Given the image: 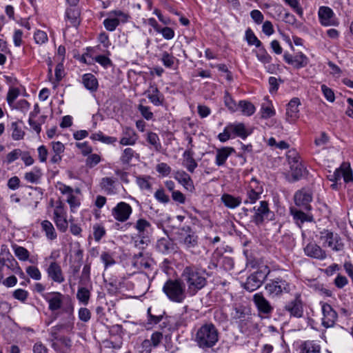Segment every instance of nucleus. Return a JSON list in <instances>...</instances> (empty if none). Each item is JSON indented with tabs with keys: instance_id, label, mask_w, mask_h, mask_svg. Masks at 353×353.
Wrapping results in <instances>:
<instances>
[{
	"instance_id": "20e7f679",
	"label": "nucleus",
	"mask_w": 353,
	"mask_h": 353,
	"mask_svg": "<svg viewBox=\"0 0 353 353\" xmlns=\"http://www.w3.org/2000/svg\"><path fill=\"white\" fill-rule=\"evenodd\" d=\"M265 288L270 295L279 296L283 292H290V285L285 279L278 277L268 283Z\"/></svg>"
},
{
	"instance_id": "0e129e2a",
	"label": "nucleus",
	"mask_w": 353,
	"mask_h": 353,
	"mask_svg": "<svg viewBox=\"0 0 353 353\" xmlns=\"http://www.w3.org/2000/svg\"><path fill=\"white\" fill-rule=\"evenodd\" d=\"M138 110H139L141 115L147 120H150L153 117V113L150 111V108L148 106H144L143 105H139L138 106Z\"/></svg>"
},
{
	"instance_id": "5701e85b",
	"label": "nucleus",
	"mask_w": 353,
	"mask_h": 353,
	"mask_svg": "<svg viewBox=\"0 0 353 353\" xmlns=\"http://www.w3.org/2000/svg\"><path fill=\"white\" fill-rule=\"evenodd\" d=\"M301 208L299 210L296 208H290V213L293 216L295 223L301 227L305 222H313V216L309 213H305Z\"/></svg>"
},
{
	"instance_id": "680f3d73",
	"label": "nucleus",
	"mask_w": 353,
	"mask_h": 353,
	"mask_svg": "<svg viewBox=\"0 0 353 353\" xmlns=\"http://www.w3.org/2000/svg\"><path fill=\"white\" fill-rule=\"evenodd\" d=\"M34 40L38 44L45 43L48 41L47 34L42 30H37L34 35Z\"/></svg>"
},
{
	"instance_id": "4c0bfd02",
	"label": "nucleus",
	"mask_w": 353,
	"mask_h": 353,
	"mask_svg": "<svg viewBox=\"0 0 353 353\" xmlns=\"http://www.w3.org/2000/svg\"><path fill=\"white\" fill-rule=\"evenodd\" d=\"M239 109H241L242 113L246 116H251L255 112L254 105L248 101H240L238 104Z\"/></svg>"
},
{
	"instance_id": "49530a36",
	"label": "nucleus",
	"mask_w": 353,
	"mask_h": 353,
	"mask_svg": "<svg viewBox=\"0 0 353 353\" xmlns=\"http://www.w3.org/2000/svg\"><path fill=\"white\" fill-rule=\"evenodd\" d=\"M11 129L12 130V138L15 140H21L23 139L25 135L24 131L20 128L18 125L17 122H12L11 124Z\"/></svg>"
},
{
	"instance_id": "338daca9",
	"label": "nucleus",
	"mask_w": 353,
	"mask_h": 353,
	"mask_svg": "<svg viewBox=\"0 0 353 353\" xmlns=\"http://www.w3.org/2000/svg\"><path fill=\"white\" fill-rule=\"evenodd\" d=\"M321 90L324 94V97L330 102H333L335 99L334 92L332 89L326 86L325 85H321Z\"/></svg>"
},
{
	"instance_id": "f704fd0d",
	"label": "nucleus",
	"mask_w": 353,
	"mask_h": 353,
	"mask_svg": "<svg viewBox=\"0 0 353 353\" xmlns=\"http://www.w3.org/2000/svg\"><path fill=\"white\" fill-rule=\"evenodd\" d=\"M41 228L48 239L52 241L57 239V234L56 230L50 221L48 220L43 221L41 222Z\"/></svg>"
},
{
	"instance_id": "ddd939ff",
	"label": "nucleus",
	"mask_w": 353,
	"mask_h": 353,
	"mask_svg": "<svg viewBox=\"0 0 353 353\" xmlns=\"http://www.w3.org/2000/svg\"><path fill=\"white\" fill-rule=\"evenodd\" d=\"M323 313L322 325L325 327L334 326L337 319V313L328 303H323L321 305Z\"/></svg>"
},
{
	"instance_id": "473e14b6",
	"label": "nucleus",
	"mask_w": 353,
	"mask_h": 353,
	"mask_svg": "<svg viewBox=\"0 0 353 353\" xmlns=\"http://www.w3.org/2000/svg\"><path fill=\"white\" fill-rule=\"evenodd\" d=\"M232 132V134L239 137L242 139H245L250 134L245 125L242 123L230 124L228 125Z\"/></svg>"
},
{
	"instance_id": "052dcab7",
	"label": "nucleus",
	"mask_w": 353,
	"mask_h": 353,
	"mask_svg": "<svg viewBox=\"0 0 353 353\" xmlns=\"http://www.w3.org/2000/svg\"><path fill=\"white\" fill-rule=\"evenodd\" d=\"M155 199L163 203H168L170 201L169 196L165 194L163 189H159L154 193Z\"/></svg>"
},
{
	"instance_id": "864d4df0",
	"label": "nucleus",
	"mask_w": 353,
	"mask_h": 353,
	"mask_svg": "<svg viewBox=\"0 0 353 353\" xmlns=\"http://www.w3.org/2000/svg\"><path fill=\"white\" fill-rule=\"evenodd\" d=\"M245 37L249 45H254L256 47L261 46V42L257 39L250 29L246 30Z\"/></svg>"
},
{
	"instance_id": "bf43d9fd",
	"label": "nucleus",
	"mask_w": 353,
	"mask_h": 353,
	"mask_svg": "<svg viewBox=\"0 0 353 353\" xmlns=\"http://www.w3.org/2000/svg\"><path fill=\"white\" fill-rule=\"evenodd\" d=\"M79 318L83 322H88L91 318V312L90 310L86 307H81L78 312Z\"/></svg>"
},
{
	"instance_id": "bb28decb",
	"label": "nucleus",
	"mask_w": 353,
	"mask_h": 353,
	"mask_svg": "<svg viewBox=\"0 0 353 353\" xmlns=\"http://www.w3.org/2000/svg\"><path fill=\"white\" fill-rule=\"evenodd\" d=\"M52 150L53 154L50 159L52 163H59L62 159V154L64 152L65 146L60 141L52 142Z\"/></svg>"
},
{
	"instance_id": "8fccbe9b",
	"label": "nucleus",
	"mask_w": 353,
	"mask_h": 353,
	"mask_svg": "<svg viewBox=\"0 0 353 353\" xmlns=\"http://www.w3.org/2000/svg\"><path fill=\"white\" fill-rule=\"evenodd\" d=\"M103 23L107 30L112 32L117 28L120 23L117 19L109 17L103 21Z\"/></svg>"
},
{
	"instance_id": "c756f323",
	"label": "nucleus",
	"mask_w": 353,
	"mask_h": 353,
	"mask_svg": "<svg viewBox=\"0 0 353 353\" xmlns=\"http://www.w3.org/2000/svg\"><path fill=\"white\" fill-rule=\"evenodd\" d=\"M290 168L291 174L294 181L299 180L305 172L304 165L301 163L299 162L295 157L294 158L293 163L291 165Z\"/></svg>"
},
{
	"instance_id": "6e6552de",
	"label": "nucleus",
	"mask_w": 353,
	"mask_h": 353,
	"mask_svg": "<svg viewBox=\"0 0 353 353\" xmlns=\"http://www.w3.org/2000/svg\"><path fill=\"white\" fill-rule=\"evenodd\" d=\"M112 215L119 222H125L129 219L132 213V207L127 203L121 201L112 209Z\"/></svg>"
},
{
	"instance_id": "de8ad7c7",
	"label": "nucleus",
	"mask_w": 353,
	"mask_h": 353,
	"mask_svg": "<svg viewBox=\"0 0 353 353\" xmlns=\"http://www.w3.org/2000/svg\"><path fill=\"white\" fill-rule=\"evenodd\" d=\"M224 103L225 106L231 112H234L238 110V104L236 103L235 101L228 92H225L224 95Z\"/></svg>"
},
{
	"instance_id": "9b49d317",
	"label": "nucleus",
	"mask_w": 353,
	"mask_h": 353,
	"mask_svg": "<svg viewBox=\"0 0 353 353\" xmlns=\"http://www.w3.org/2000/svg\"><path fill=\"white\" fill-rule=\"evenodd\" d=\"M181 242L188 250L194 248L198 244V236L192 230L190 227H183L181 229Z\"/></svg>"
},
{
	"instance_id": "5fc2aeb1",
	"label": "nucleus",
	"mask_w": 353,
	"mask_h": 353,
	"mask_svg": "<svg viewBox=\"0 0 353 353\" xmlns=\"http://www.w3.org/2000/svg\"><path fill=\"white\" fill-rule=\"evenodd\" d=\"M19 90L18 88H10V90H8V94H7L6 100L10 107L12 106L14 101L19 97Z\"/></svg>"
},
{
	"instance_id": "b1692460",
	"label": "nucleus",
	"mask_w": 353,
	"mask_h": 353,
	"mask_svg": "<svg viewBox=\"0 0 353 353\" xmlns=\"http://www.w3.org/2000/svg\"><path fill=\"white\" fill-rule=\"evenodd\" d=\"M15 264H17V262L10 252L7 246L2 245L0 252V265L3 267L6 266L8 268H10Z\"/></svg>"
},
{
	"instance_id": "393cba45",
	"label": "nucleus",
	"mask_w": 353,
	"mask_h": 353,
	"mask_svg": "<svg viewBox=\"0 0 353 353\" xmlns=\"http://www.w3.org/2000/svg\"><path fill=\"white\" fill-rule=\"evenodd\" d=\"M65 17L70 25L77 27L81 23V11L77 7H70L66 9Z\"/></svg>"
},
{
	"instance_id": "a18cd8bd",
	"label": "nucleus",
	"mask_w": 353,
	"mask_h": 353,
	"mask_svg": "<svg viewBox=\"0 0 353 353\" xmlns=\"http://www.w3.org/2000/svg\"><path fill=\"white\" fill-rule=\"evenodd\" d=\"M262 192H256V190H251L246 188V196L247 199L244 201L245 204L247 203H254L261 197Z\"/></svg>"
},
{
	"instance_id": "dca6fc26",
	"label": "nucleus",
	"mask_w": 353,
	"mask_h": 353,
	"mask_svg": "<svg viewBox=\"0 0 353 353\" xmlns=\"http://www.w3.org/2000/svg\"><path fill=\"white\" fill-rule=\"evenodd\" d=\"M253 210L255 211V213L252 217V220L256 225L261 224L265 219H268L270 212L268 203L265 201H261L258 207H254Z\"/></svg>"
},
{
	"instance_id": "6e6d98bb",
	"label": "nucleus",
	"mask_w": 353,
	"mask_h": 353,
	"mask_svg": "<svg viewBox=\"0 0 353 353\" xmlns=\"http://www.w3.org/2000/svg\"><path fill=\"white\" fill-rule=\"evenodd\" d=\"M66 201H67L68 203L70 205V210L72 212H74V209L80 205L79 199H77L74 195V193H70V194L67 195Z\"/></svg>"
},
{
	"instance_id": "c85d7f7f",
	"label": "nucleus",
	"mask_w": 353,
	"mask_h": 353,
	"mask_svg": "<svg viewBox=\"0 0 353 353\" xmlns=\"http://www.w3.org/2000/svg\"><path fill=\"white\" fill-rule=\"evenodd\" d=\"M82 83L85 88L90 92H96L98 89V80L95 76L91 73H87L82 77Z\"/></svg>"
},
{
	"instance_id": "f8f14e48",
	"label": "nucleus",
	"mask_w": 353,
	"mask_h": 353,
	"mask_svg": "<svg viewBox=\"0 0 353 353\" xmlns=\"http://www.w3.org/2000/svg\"><path fill=\"white\" fill-rule=\"evenodd\" d=\"M134 228L137 232V236L141 239L140 243H145L152 231L150 223L144 219H139L135 223Z\"/></svg>"
},
{
	"instance_id": "603ef678",
	"label": "nucleus",
	"mask_w": 353,
	"mask_h": 353,
	"mask_svg": "<svg viewBox=\"0 0 353 353\" xmlns=\"http://www.w3.org/2000/svg\"><path fill=\"white\" fill-rule=\"evenodd\" d=\"M100 259L104 263L105 269L115 263L112 254L108 252H103L100 255Z\"/></svg>"
},
{
	"instance_id": "a878e982",
	"label": "nucleus",
	"mask_w": 353,
	"mask_h": 353,
	"mask_svg": "<svg viewBox=\"0 0 353 353\" xmlns=\"http://www.w3.org/2000/svg\"><path fill=\"white\" fill-rule=\"evenodd\" d=\"M174 179L188 190L192 191L194 190V185L192 180L189 174L185 171L179 170L174 173Z\"/></svg>"
},
{
	"instance_id": "aec40b11",
	"label": "nucleus",
	"mask_w": 353,
	"mask_h": 353,
	"mask_svg": "<svg viewBox=\"0 0 353 353\" xmlns=\"http://www.w3.org/2000/svg\"><path fill=\"white\" fill-rule=\"evenodd\" d=\"M48 276L54 281L58 283H61L65 281V278L59 263L54 261L50 263L47 269Z\"/></svg>"
},
{
	"instance_id": "0eeeda50",
	"label": "nucleus",
	"mask_w": 353,
	"mask_h": 353,
	"mask_svg": "<svg viewBox=\"0 0 353 353\" xmlns=\"http://www.w3.org/2000/svg\"><path fill=\"white\" fill-rule=\"evenodd\" d=\"M54 221L57 228L62 232L67 230L68 223L66 219V211L64 208V204L61 201H58L54 210Z\"/></svg>"
},
{
	"instance_id": "1a4fd4ad",
	"label": "nucleus",
	"mask_w": 353,
	"mask_h": 353,
	"mask_svg": "<svg viewBox=\"0 0 353 353\" xmlns=\"http://www.w3.org/2000/svg\"><path fill=\"white\" fill-rule=\"evenodd\" d=\"M284 311L292 317L300 318L303 316V303L299 294H296L294 299L285 305Z\"/></svg>"
},
{
	"instance_id": "37998d69",
	"label": "nucleus",
	"mask_w": 353,
	"mask_h": 353,
	"mask_svg": "<svg viewBox=\"0 0 353 353\" xmlns=\"http://www.w3.org/2000/svg\"><path fill=\"white\" fill-rule=\"evenodd\" d=\"M12 248L16 256L21 261H27L30 254L27 249L17 245H12Z\"/></svg>"
},
{
	"instance_id": "13d9d810",
	"label": "nucleus",
	"mask_w": 353,
	"mask_h": 353,
	"mask_svg": "<svg viewBox=\"0 0 353 353\" xmlns=\"http://www.w3.org/2000/svg\"><path fill=\"white\" fill-rule=\"evenodd\" d=\"M101 161V157L97 154H91L86 159V165L89 168H93Z\"/></svg>"
},
{
	"instance_id": "412c9836",
	"label": "nucleus",
	"mask_w": 353,
	"mask_h": 353,
	"mask_svg": "<svg viewBox=\"0 0 353 353\" xmlns=\"http://www.w3.org/2000/svg\"><path fill=\"white\" fill-rule=\"evenodd\" d=\"M335 176L337 183L341 181L343 178L345 183L353 180L352 171L349 163H343L341 165L335 170Z\"/></svg>"
},
{
	"instance_id": "423d86ee",
	"label": "nucleus",
	"mask_w": 353,
	"mask_h": 353,
	"mask_svg": "<svg viewBox=\"0 0 353 353\" xmlns=\"http://www.w3.org/2000/svg\"><path fill=\"white\" fill-rule=\"evenodd\" d=\"M321 239L324 241V243L334 251L339 252L344 248V244L339 235L330 230L322 232Z\"/></svg>"
},
{
	"instance_id": "e433bc0d",
	"label": "nucleus",
	"mask_w": 353,
	"mask_h": 353,
	"mask_svg": "<svg viewBox=\"0 0 353 353\" xmlns=\"http://www.w3.org/2000/svg\"><path fill=\"white\" fill-rule=\"evenodd\" d=\"M135 156H139V154H137L133 149L130 148H126L123 150L121 153V155L120 157V161L122 164L128 165L133 159V157H134Z\"/></svg>"
},
{
	"instance_id": "7c9ffc66",
	"label": "nucleus",
	"mask_w": 353,
	"mask_h": 353,
	"mask_svg": "<svg viewBox=\"0 0 353 353\" xmlns=\"http://www.w3.org/2000/svg\"><path fill=\"white\" fill-rule=\"evenodd\" d=\"M157 248L162 253H170L174 250L173 242L168 238H161L157 243Z\"/></svg>"
},
{
	"instance_id": "cd10ccee",
	"label": "nucleus",
	"mask_w": 353,
	"mask_h": 353,
	"mask_svg": "<svg viewBox=\"0 0 353 353\" xmlns=\"http://www.w3.org/2000/svg\"><path fill=\"white\" fill-rule=\"evenodd\" d=\"M234 152V149L231 147H223L218 149L216 154V164L218 166L224 165L228 157Z\"/></svg>"
},
{
	"instance_id": "7ed1b4c3",
	"label": "nucleus",
	"mask_w": 353,
	"mask_h": 353,
	"mask_svg": "<svg viewBox=\"0 0 353 353\" xmlns=\"http://www.w3.org/2000/svg\"><path fill=\"white\" fill-rule=\"evenodd\" d=\"M163 292L170 301L174 303H181L186 299L185 283L179 279H168L163 286Z\"/></svg>"
},
{
	"instance_id": "6ab92c4d",
	"label": "nucleus",
	"mask_w": 353,
	"mask_h": 353,
	"mask_svg": "<svg viewBox=\"0 0 353 353\" xmlns=\"http://www.w3.org/2000/svg\"><path fill=\"white\" fill-rule=\"evenodd\" d=\"M253 301L259 312L268 314L272 312L273 307L261 293L255 294Z\"/></svg>"
},
{
	"instance_id": "58836bf2",
	"label": "nucleus",
	"mask_w": 353,
	"mask_h": 353,
	"mask_svg": "<svg viewBox=\"0 0 353 353\" xmlns=\"http://www.w3.org/2000/svg\"><path fill=\"white\" fill-rule=\"evenodd\" d=\"M115 180L110 177H103L101 179L100 185L107 193L111 194L114 192Z\"/></svg>"
},
{
	"instance_id": "3c124183",
	"label": "nucleus",
	"mask_w": 353,
	"mask_h": 353,
	"mask_svg": "<svg viewBox=\"0 0 353 353\" xmlns=\"http://www.w3.org/2000/svg\"><path fill=\"white\" fill-rule=\"evenodd\" d=\"M163 64L166 68H171L174 64L175 58L167 52H163L161 59Z\"/></svg>"
},
{
	"instance_id": "c03bdc74",
	"label": "nucleus",
	"mask_w": 353,
	"mask_h": 353,
	"mask_svg": "<svg viewBox=\"0 0 353 353\" xmlns=\"http://www.w3.org/2000/svg\"><path fill=\"white\" fill-rule=\"evenodd\" d=\"M109 17H112L118 20L119 23H125L128 21L130 16L128 13H125L120 10H114L108 12Z\"/></svg>"
},
{
	"instance_id": "69168bd1",
	"label": "nucleus",
	"mask_w": 353,
	"mask_h": 353,
	"mask_svg": "<svg viewBox=\"0 0 353 353\" xmlns=\"http://www.w3.org/2000/svg\"><path fill=\"white\" fill-rule=\"evenodd\" d=\"M156 170L163 176H168L171 172V168L165 163L157 164Z\"/></svg>"
},
{
	"instance_id": "4468645a",
	"label": "nucleus",
	"mask_w": 353,
	"mask_h": 353,
	"mask_svg": "<svg viewBox=\"0 0 353 353\" xmlns=\"http://www.w3.org/2000/svg\"><path fill=\"white\" fill-rule=\"evenodd\" d=\"M48 303V308L51 311H56L61 308L63 300V294L59 292H48L43 295Z\"/></svg>"
},
{
	"instance_id": "09e8293b",
	"label": "nucleus",
	"mask_w": 353,
	"mask_h": 353,
	"mask_svg": "<svg viewBox=\"0 0 353 353\" xmlns=\"http://www.w3.org/2000/svg\"><path fill=\"white\" fill-rule=\"evenodd\" d=\"M261 117L263 119H268L275 114V111L273 106L270 103L263 104L261 109Z\"/></svg>"
},
{
	"instance_id": "c9c22d12",
	"label": "nucleus",
	"mask_w": 353,
	"mask_h": 353,
	"mask_svg": "<svg viewBox=\"0 0 353 353\" xmlns=\"http://www.w3.org/2000/svg\"><path fill=\"white\" fill-rule=\"evenodd\" d=\"M146 94L150 102L154 105L159 106L162 104L163 101L159 97V91L157 87H151L147 90Z\"/></svg>"
},
{
	"instance_id": "2eb2a0df",
	"label": "nucleus",
	"mask_w": 353,
	"mask_h": 353,
	"mask_svg": "<svg viewBox=\"0 0 353 353\" xmlns=\"http://www.w3.org/2000/svg\"><path fill=\"white\" fill-rule=\"evenodd\" d=\"M319 17L323 26H330L338 25V21L334 18V14L332 10L329 7H321L319 10Z\"/></svg>"
},
{
	"instance_id": "f03ea898",
	"label": "nucleus",
	"mask_w": 353,
	"mask_h": 353,
	"mask_svg": "<svg viewBox=\"0 0 353 353\" xmlns=\"http://www.w3.org/2000/svg\"><path fill=\"white\" fill-rule=\"evenodd\" d=\"M219 341V332L212 323H205L197 330L195 341L197 345L207 350L212 347Z\"/></svg>"
},
{
	"instance_id": "e2e57ef3",
	"label": "nucleus",
	"mask_w": 353,
	"mask_h": 353,
	"mask_svg": "<svg viewBox=\"0 0 353 353\" xmlns=\"http://www.w3.org/2000/svg\"><path fill=\"white\" fill-rule=\"evenodd\" d=\"M94 60L96 62L99 63L100 65L103 66L104 68H108L112 66V61L105 55H99L94 57Z\"/></svg>"
},
{
	"instance_id": "9d476101",
	"label": "nucleus",
	"mask_w": 353,
	"mask_h": 353,
	"mask_svg": "<svg viewBox=\"0 0 353 353\" xmlns=\"http://www.w3.org/2000/svg\"><path fill=\"white\" fill-rule=\"evenodd\" d=\"M294 203L301 210L310 211L311 210L310 202L312 196L309 190L301 189L298 190L294 196Z\"/></svg>"
},
{
	"instance_id": "774afa93",
	"label": "nucleus",
	"mask_w": 353,
	"mask_h": 353,
	"mask_svg": "<svg viewBox=\"0 0 353 353\" xmlns=\"http://www.w3.org/2000/svg\"><path fill=\"white\" fill-rule=\"evenodd\" d=\"M28 296V292L23 289H17L13 292L14 298L22 302H24L27 299Z\"/></svg>"
},
{
	"instance_id": "f257e3e1",
	"label": "nucleus",
	"mask_w": 353,
	"mask_h": 353,
	"mask_svg": "<svg viewBox=\"0 0 353 353\" xmlns=\"http://www.w3.org/2000/svg\"><path fill=\"white\" fill-rule=\"evenodd\" d=\"M205 270L194 265L187 266L184 268L181 278L186 283L188 290L192 295H194L199 290L204 288L207 283Z\"/></svg>"
},
{
	"instance_id": "f3484780",
	"label": "nucleus",
	"mask_w": 353,
	"mask_h": 353,
	"mask_svg": "<svg viewBox=\"0 0 353 353\" xmlns=\"http://www.w3.org/2000/svg\"><path fill=\"white\" fill-rule=\"evenodd\" d=\"M304 253L309 257L319 260H323L327 256L325 251L314 242L307 244L304 248Z\"/></svg>"
},
{
	"instance_id": "79ce46f5",
	"label": "nucleus",
	"mask_w": 353,
	"mask_h": 353,
	"mask_svg": "<svg viewBox=\"0 0 353 353\" xmlns=\"http://www.w3.org/2000/svg\"><path fill=\"white\" fill-rule=\"evenodd\" d=\"M308 63V58L302 52L297 53L294 57V65L295 68L299 69L305 67Z\"/></svg>"
},
{
	"instance_id": "39448f33",
	"label": "nucleus",
	"mask_w": 353,
	"mask_h": 353,
	"mask_svg": "<svg viewBox=\"0 0 353 353\" xmlns=\"http://www.w3.org/2000/svg\"><path fill=\"white\" fill-rule=\"evenodd\" d=\"M268 273L263 270H258L251 274L245 283H243V288L248 292H253L260 288L266 279Z\"/></svg>"
},
{
	"instance_id": "ea45409f",
	"label": "nucleus",
	"mask_w": 353,
	"mask_h": 353,
	"mask_svg": "<svg viewBox=\"0 0 353 353\" xmlns=\"http://www.w3.org/2000/svg\"><path fill=\"white\" fill-rule=\"evenodd\" d=\"M147 141L153 146L154 150L159 152L161 149V144L157 134L153 132H149L147 134Z\"/></svg>"
},
{
	"instance_id": "a19ab883",
	"label": "nucleus",
	"mask_w": 353,
	"mask_h": 353,
	"mask_svg": "<svg viewBox=\"0 0 353 353\" xmlns=\"http://www.w3.org/2000/svg\"><path fill=\"white\" fill-rule=\"evenodd\" d=\"M77 298L80 303L86 305L90 298V292L86 288H79L77 293Z\"/></svg>"
},
{
	"instance_id": "4d7b16f0",
	"label": "nucleus",
	"mask_w": 353,
	"mask_h": 353,
	"mask_svg": "<svg viewBox=\"0 0 353 353\" xmlns=\"http://www.w3.org/2000/svg\"><path fill=\"white\" fill-rule=\"evenodd\" d=\"M27 274L34 280H40L41 278V274L39 270L35 266H28L26 268Z\"/></svg>"
},
{
	"instance_id": "2f4dec72",
	"label": "nucleus",
	"mask_w": 353,
	"mask_h": 353,
	"mask_svg": "<svg viewBox=\"0 0 353 353\" xmlns=\"http://www.w3.org/2000/svg\"><path fill=\"white\" fill-rule=\"evenodd\" d=\"M221 201L227 208L232 209L240 205L242 201L241 197H235L229 194H223L221 196Z\"/></svg>"
},
{
	"instance_id": "4be33fe9",
	"label": "nucleus",
	"mask_w": 353,
	"mask_h": 353,
	"mask_svg": "<svg viewBox=\"0 0 353 353\" xmlns=\"http://www.w3.org/2000/svg\"><path fill=\"white\" fill-rule=\"evenodd\" d=\"M123 137L120 139V144L122 145H134L139 138V136L134 130L130 127H125L122 131Z\"/></svg>"
},
{
	"instance_id": "a211bd4d",
	"label": "nucleus",
	"mask_w": 353,
	"mask_h": 353,
	"mask_svg": "<svg viewBox=\"0 0 353 353\" xmlns=\"http://www.w3.org/2000/svg\"><path fill=\"white\" fill-rule=\"evenodd\" d=\"M300 105L299 98H293L290 101L286 109V120L288 122H294L299 117V106Z\"/></svg>"
},
{
	"instance_id": "72a5a7b5",
	"label": "nucleus",
	"mask_w": 353,
	"mask_h": 353,
	"mask_svg": "<svg viewBox=\"0 0 353 353\" xmlns=\"http://www.w3.org/2000/svg\"><path fill=\"white\" fill-rule=\"evenodd\" d=\"M321 346L314 341H305L301 346V353H321Z\"/></svg>"
}]
</instances>
